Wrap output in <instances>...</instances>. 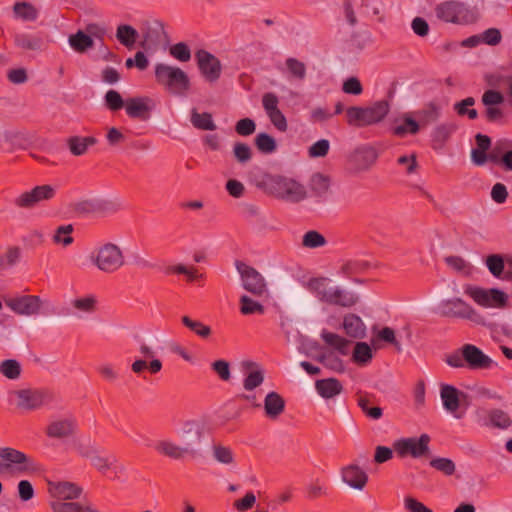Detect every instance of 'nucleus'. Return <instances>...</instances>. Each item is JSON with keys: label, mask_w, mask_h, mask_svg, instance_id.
<instances>
[{"label": "nucleus", "mask_w": 512, "mask_h": 512, "mask_svg": "<svg viewBox=\"0 0 512 512\" xmlns=\"http://www.w3.org/2000/svg\"><path fill=\"white\" fill-rule=\"evenodd\" d=\"M286 67L293 78L300 81L305 79L306 66L303 62L299 61L296 58L290 57L286 59Z\"/></svg>", "instance_id": "60"}, {"label": "nucleus", "mask_w": 512, "mask_h": 512, "mask_svg": "<svg viewBox=\"0 0 512 512\" xmlns=\"http://www.w3.org/2000/svg\"><path fill=\"white\" fill-rule=\"evenodd\" d=\"M97 143V139L92 136L81 137L72 136L67 139V145L72 155L81 156L84 155L90 146Z\"/></svg>", "instance_id": "37"}, {"label": "nucleus", "mask_w": 512, "mask_h": 512, "mask_svg": "<svg viewBox=\"0 0 512 512\" xmlns=\"http://www.w3.org/2000/svg\"><path fill=\"white\" fill-rule=\"evenodd\" d=\"M440 396L444 408L450 413H455L460 407V398L464 397L465 394L452 385L442 384Z\"/></svg>", "instance_id": "27"}, {"label": "nucleus", "mask_w": 512, "mask_h": 512, "mask_svg": "<svg viewBox=\"0 0 512 512\" xmlns=\"http://www.w3.org/2000/svg\"><path fill=\"white\" fill-rule=\"evenodd\" d=\"M43 471L33 457L12 447H0V474L33 476Z\"/></svg>", "instance_id": "1"}, {"label": "nucleus", "mask_w": 512, "mask_h": 512, "mask_svg": "<svg viewBox=\"0 0 512 512\" xmlns=\"http://www.w3.org/2000/svg\"><path fill=\"white\" fill-rule=\"evenodd\" d=\"M256 148L264 154H271L276 151L277 144L275 139L267 133L261 132L254 139Z\"/></svg>", "instance_id": "50"}, {"label": "nucleus", "mask_w": 512, "mask_h": 512, "mask_svg": "<svg viewBox=\"0 0 512 512\" xmlns=\"http://www.w3.org/2000/svg\"><path fill=\"white\" fill-rule=\"evenodd\" d=\"M369 268V263L364 260L354 259L346 261L341 271L346 276L357 275L365 272Z\"/></svg>", "instance_id": "56"}, {"label": "nucleus", "mask_w": 512, "mask_h": 512, "mask_svg": "<svg viewBox=\"0 0 512 512\" xmlns=\"http://www.w3.org/2000/svg\"><path fill=\"white\" fill-rule=\"evenodd\" d=\"M279 99L275 93L268 92L262 96L263 108L271 123L281 132L288 128L287 120L284 114L278 108Z\"/></svg>", "instance_id": "20"}, {"label": "nucleus", "mask_w": 512, "mask_h": 512, "mask_svg": "<svg viewBox=\"0 0 512 512\" xmlns=\"http://www.w3.org/2000/svg\"><path fill=\"white\" fill-rule=\"evenodd\" d=\"M212 454L213 458L221 464L230 465L234 463V454L229 447L216 444L212 448Z\"/></svg>", "instance_id": "58"}, {"label": "nucleus", "mask_w": 512, "mask_h": 512, "mask_svg": "<svg viewBox=\"0 0 512 512\" xmlns=\"http://www.w3.org/2000/svg\"><path fill=\"white\" fill-rule=\"evenodd\" d=\"M5 304L17 315L32 316L41 312L43 301L37 295H22L6 299Z\"/></svg>", "instance_id": "14"}, {"label": "nucleus", "mask_w": 512, "mask_h": 512, "mask_svg": "<svg viewBox=\"0 0 512 512\" xmlns=\"http://www.w3.org/2000/svg\"><path fill=\"white\" fill-rule=\"evenodd\" d=\"M72 232L73 226L71 224L59 226L53 236V242L64 247L69 246L74 241L73 237L71 236Z\"/></svg>", "instance_id": "57"}, {"label": "nucleus", "mask_w": 512, "mask_h": 512, "mask_svg": "<svg viewBox=\"0 0 512 512\" xmlns=\"http://www.w3.org/2000/svg\"><path fill=\"white\" fill-rule=\"evenodd\" d=\"M90 261L99 271L113 274L125 266L126 257L119 245L105 242L92 252Z\"/></svg>", "instance_id": "3"}, {"label": "nucleus", "mask_w": 512, "mask_h": 512, "mask_svg": "<svg viewBox=\"0 0 512 512\" xmlns=\"http://www.w3.org/2000/svg\"><path fill=\"white\" fill-rule=\"evenodd\" d=\"M47 492L49 502H67L77 500L83 493V488L69 481H48Z\"/></svg>", "instance_id": "13"}, {"label": "nucleus", "mask_w": 512, "mask_h": 512, "mask_svg": "<svg viewBox=\"0 0 512 512\" xmlns=\"http://www.w3.org/2000/svg\"><path fill=\"white\" fill-rule=\"evenodd\" d=\"M156 82L168 93L183 96L190 90V79L187 73L177 66L165 63L155 65Z\"/></svg>", "instance_id": "2"}, {"label": "nucleus", "mask_w": 512, "mask_h": 512, "mask_svg": "<svg viewBox=\"0 0 512 512\" xmlns=\"http://www.w3.org/2000/svg\"><path fill=\"white\" fill-rule=\"evenodd\" d=\"M190 120L192 125L199 130L213 131L217 128L212 115L208 112L199 113L196 109H192Z\"/></svg>", "instance_id": "46"}, {"label": "nucleus", "mask_w": 512, "mask_h": 512, "mask_svg": "<svg viewBox=\"0 0 512 512\" xmlns=\"http://www.w3.org/2000/svg\"><path fill=\"white\" fill-rule=\"evenodd\" d=\"M507 257L502 254H490L485 258V265L488 271L495 278H502L507 263Z\"/></svg>", "instance_id": "43"}, {"label": "nucleus", "mask_w": 512, "mask_h": 512, "mask_svg": "<svg viewBox=\"0 0 512 512\" xmlns=\"http://www.w3.org/2000/svg\"><path fill=\"white\" fill-rule=\"evenodd\" d=\"M279 99L275 93L268 92L262 96L263 108L271 123L281 132L288 128L287 120L284 114L278 108Z\"/></svg>", "instance_id": "19"}, {"label": "nucleus", "mask_w": 512, "mask_h": 512, "mask_svg": "<svg viewBox=\"0 0 512 512\" xmlns=\"http://www.w3.org/2000/svg\"><path fill=\"white\" fill-rule=\"evenodd\" d=\"M92 465L102 474L107 475L108 471L115 474L123 471V467L117 465V458L113 455L101 456L98 453L91 460Z\"/></svg>", "instance_id": "36"}, {"label": "nucleus", "mask_w": 512, "mask_h": 512, "mask_svg": "<svg viewBox=\"0 0 512 512\" xmlns=\"http://www.w3.org/2000/svg\"><path fill=\"white\" fill-rule=\"evenodd\" d=\"M233 155L239 164H245L252 159V149L246 143L236 142L233 146Z\"/></svg>", "instance_id": "61"}, {"label": "nucleus", "mask_w": 512, "mask_h": 512, "mask_svg": "<svg viewBox=\"0 0 512 512\" xmlns=\"http://www.w3.org/2000/svg\"><path fill=\"white\" fill-rule=\"evenodd\" d=\"M269 182L274 195L286 202L299 203L308 196L305 186L295 179L278 175L270 177Z\"/></svg>", "instance_id": "7"}, {"label": "nucleus", "mask_w": 512, "mask_h": 512, "mask_svg": "<svg viewBox=\"0 0 512 512\" xmlns=\"http://www.w3.org/2000/svg\"><path fill=\"white\" fill-rule=\"evenodd\" d=\"M169 54L180 62H188L191 59V51L184 42H178L169 48Z\"/></svg>", "instance_id": "63"}, {"label": "nucleus", "mask_w": 512, "mask_h": 512, "mask_svg": "<svg viewBox=\"0 0 512 512\" xmlns=\"http://www.w3.org/2000/svg\"><path fill=\"white\" fill-rule=\"evenodd\" d=\"M485 412V417L478 414V422L485 427L506 430L512 426L510 415L502 409L494 408Z\"/></svg>", "instance_id": "23"}, {"label": "nucleus", "mask_w": 512, "mask_h": 512, "mask_svg": "<svg viewBox=\"0 0 512 512\" xmlns=\"http://www.w3.org/2000/svg\"><path fill=\"white\" fill-rule=\"evenodd\" d=\"M284 409L285 401L280 394L276 392H270L266 395L264 400V410L268 418L276 419L283 413Z\"/></svg>", "instance_id": "32"}, {"label": "nucleus", "mask_w": 512, "mask_h": 512, "mask_svg": "<svg viewBox=\"0 0 512 512\" xmlns=\"http://www.w3.org/2000/svg\"><path fill=\"white\" fill-rule=\"evenodd\" d=\"M444 317L469 322L473 326H486V317L461 297H452L440 303Z\"/></svg>", "instance_id": "4"}, {"label": "nucleus", "mask_w": 512, "mask_h": 512, "mask_svg": "<svg viewBox=\"0 0 512 512\" xmlns=\"http://www.w3.org/2000/svg\"><path fill=\"white\" fill-rule=\"evenodd\" d=\"M12 9L14 17L22 21L32 22L39 16V10L30 2H15Z\"/></svg>", "instance_id": "38"}, {"label": "nucleus", "mask_w": 512, "mask_h": 512, "mask_svg": "<svg viewBox=\"0 0 512 512\" xmlns=\"http://www.w3.org/2000/svg\"><path fill=\"white\" fill-rule=\"evenodd\" d=\"M154 107V102L148 97H133L126 100L125 110L130 118L146 121Z\"/></svg>", "instance_id": "22"}, {"label": "nucleus", "mask_w": 512, "mask_h": 512, "mask_svg": "<svg viewBox=\"0 0 512 512\" xmlns=\"http://www.w3.org/2000/svg\"><path fill=\"white\" fill-rule=\"evenodd\" d=\"M181 321L185 327L201 338H208L211 335V328L201 321L193 320L189 316H182Z\"/></svg>", "instance_id": "52"}, {"label": "nucleus", "mask_w": 512, "mask_h": 512, "mask_svg": "<svg viewBox=\"0 0 512 512\" xmlns=\"http://www.w3.org/2000/svg\"><path fill=\"white\" fill-rule=\"evenodd\" d=\"M154 448L159 455L176 461L183 460L186 457L194 459L199 456L198 449L182 447V445L168 438L158 440Z\"/></svg>", "instance_id": "15"}, {"label": "nucleus", "mask_w": 512, "mask_h": 512, "mask_svg": "<svg viewBox=\"0 0 512 512\" xmlns=\"http://www.w3.org/2000/svg\"><path fill=\"white\" fill-rule=\"evenodd\" d=\"M72 307L82 313L92 314L97 310L98 299L95 295H86L75 298L71 302Z\"/></svg>", "instance_id": "47"}, {"label": "nucleus", "mask_w": 512, "mask_h": 512, "mask_svg": "<svg viewBox=\"0 0 512 512\" xmlns=\"http://www.w3.org/2000/svg\"><path fill=\"white\" fill-rule=\"evenodd\" d=\"M389 112V105L385 101L374 103L370 107H349L346 110V120L351 126L363 127L382 121Z\"/></svg>", "instance_id": "5"}, {"label": "nucleus", "mask_w": 512, "mask_h": 512, "mask_svg": "<svg viewBox=\"0 0 512 512\" xmlns=\"http://www.w3.org/2000/svg\"><path fill=\"white\" fill-rule=\"evenodd\" d=\"M242 366L246 371V377L243 381L244 389L252 391L259 387L264 381V372L259 364L253 361H244Z\"/></svg>", "instance_id": "26"}, {"label": "nucleus", "mask_w": 512, "mask_h": 512, "mask_svg": "<svg viewBox=\"0 0 512 512\" xmlns=\"http://www.w3.org/2000/svg\"><path fill=\"white\" fill-rule=\"evenodd\" d=\"M77 431L76 420L72 417L52 420L45 428V434L51 439L66 440L75 435Z\"/></svg>", "instance_id": "18"}, {"label": "nucleus", "mask_w": 512, "mask_h": 512, "mask_svg": "<svg viewBox=\"0 0 512 512\" xmlns=\"http://www.w3.org/2000/svg\"><path fill=\"white\" fill-rule=\"evenodd\" d=\"M341 476L342 480L355 490H363L368 482L367 473L354 464L342 468Z\"/></svg>", "instance_id": "25"}, {"label": "nucleus", "mask_w": 512, "mask_h": 512, "mask_svg": "<svg viewBox=\"0 0 512 512\" xmlns=\"http://www.w3.org/2000/svg\"><path fill=\"white\" fill-rule=\"evenodd\" d=\"M481 102L485 107L484 117L488 122L497 123L503 120L505 113L501 105L504 103V96L501 92L493 89L486 90L481 97Z\"/></svg>", "instance_id": "16"}, {"label": "nucleus", "mask_w": 512, "mask_h": 512, "mask_svg": "<svg viewBox=\"0 0 512 512\" xmlns=\"http://www.w3.org/2000/svg\"><path fill=\"white\" fill-rule=\"evenodd\" d=\"M69 45L78 53H84L94 46L93 39L84 31L78 30L68 38Z\"/></svg>", "instance_id": "41"}, {"label": "nucleus", "mask_w": 512, "mask_h": 512, "mask_svg": "<svg viewBox=\"0 0 512 512\" xmlns=\"http://www.w3.org/2000/svg\"><path fill=\"white\" fill-rule=\"evenodd\" d=\"M0 372L6 378L15 380L20 377L21 365L17 360L7 359L1 362Z\"/></svg>", "instance_id": "55"}, {"label": "nucleus", "mask_w": 512, "mask_h": 512, "mask_svg": "<svg viewBox=\"0 0 512 512\" xmlns=\"http://www.w3.org/2000/svg\"><path fill=\"white\" fill-rule=\"evenodd\" d=\"M18 409L23 411H34L40 409L48 400L49 393L42 389L25 388L13 392Z\"/></svg>", "instance_id": "12"}, {"label": "nucleus", "mask_w": 512, "mask_h": 512, "mask_svg": "<svg viewBox=\"0 0 512 512\" xmlns=\"http://www.w3.org/2000/svg\"><path fill=\"white\" fill-rule=\"evenodd\" d=\"M56 190L53 186L45 184L35 186L29 191H24L14 198L13 204L19 209H33L40 202L54 198Z\"/></svg>", "instance_id": "11"}, {"label": "nucleus", "mask_w": 512, "mask_h": 512, "mask_svg": "<svg viewBox=\"0 0 512 512\" xmlns=\"http://www.w3.org/2000/svg\"><path fill=\"white\" fill-rule=\"evenodd\" d=\"M106 107L111 111H118L126 107V101L123 100L121 94L116 90H108L104 96Z\"/></svg>", "instance_id": "59"}, {"label": "nucleus", "mask_w": 512, "mask_h": 512, "mask_svg": "<svg viewBox=\"0 0 512 512\" xmlns=\"http://www.w3.org/2000/svg\"><path fill=\"white\" fill-rule=\"evenodd\" d=\"M466 359V365L472 370L490 369L494 362L480 348L473 344H464L461 347Z\"/></svg>", "instance_id": "21"}, {"label": "nucleus", "mask_w": 512, "mask_h": 512, "mask_svg": "<svg viewBox=\"0 0 512 512\" xmlns=\"http://www.w3.org/2000/svg\"><path fill=\"white\" fill-rule=\"evenodd\" d=\"M310 287L315 291L320 301L330 304L333 291L336 290L337 286H329L326 278H318L310 281Z\"/></svg>", "instance_id": "42"}, {"label": "nucleus", "mask_w": 512, "mask_h": 512, "mask_svg": "<svg viewBox=\"0 0 512 512\" xmlns=\"http://www.w3.org/2000/svg\"><path fill=\"white\" fill-rule=\"evenodd\" d=\"M49 507L53 512H99L89 502H77L70 500L67 502H49Z\"/></svg>", "instance_id": "29"}, {"label": "nucleus", "mask_w": 512, "mask_h": 512, "mask_svg": "<svg viewBox=\"0 0 512 512\" xmlns=\"http://www.w3.org/2000/svg\"><path fill=\"white\" fill-rule=\"evenodd\" d=\"M331 180L327 175L314 173L309 181L312 194L318 198H325L330 191Z\"/></svg>", "instance_id": "34"}, {"label": "nucleus", "mask_w": 512, "mask_h": 512, "mask_svg": "<svg viewBox=\"0 0 512 512\" xmlns=\"http://www.w3.org/2000/svg\"><path fill=\"white\" fill-rule=\"evenodd\" d=\"M402 123L393 127L392 132L398 137H404L407 134L415 135L420 130V123L413 119L409 113L401 117Z\"/></svg>", "instance_id": "40"}, {"label": "nucleus", "mask_w": 512, "mask_h": 512, "mask_svg": "<svg viewBox=\"0 0 512 512\" xmlns=\"http://www.w3.org/2000/svg\"><path fill=\"white\" fill-rule=\"evenodd\" d=\"M439 19L454 24H468L474 21L473 13L458 1H446L439 4L436 9Z\"/></svg>", "instance_id": "8"}, {"label": "nucleus", "mask_w": 512, "mask_h": 512, "mask_svg": "<svg viewBox=\"0 0 512 512\" xmlns=\"http://www.w3.org/2000/svg\"><path fill=\"white\" fill-rule=\"evenodd\" d=\"M357 301L358 297L354 293L336 287V290L333 291V296L330 305L351 307L355 305Z\"/></svg>", "instance_id": "48"}, {"label": "nucleus", "mask_w": 512, "mask_h": 512, "mask_svg": "<svg viewBox=\"0 0 512 512\" xmlns=\"http://www.w3.org/2000/svg\"><path fill=\"white\" fill-rule=\"evenodd\" d=\"M326 238L316 230L307 231L302 237V246L308 249H316L325 246Z\"/></svg>", "instance_id": "51"}, {"label": "nucleus", "mask_w": 512, "mask_h": 512, "mask_svg": "<svg viewBox=\"0 0 512 512\" xmlns=\"http://www.w3.org/2000/svg\"><path fill=\"white\" fill-rule=\"evenodd\" d=\"M430 437L422 434L419 438H401L393 443V450L400 458L411 456L419 458L429 452Z\"/></svg>", "instance_id": "10"}, {"label": "nucleus", "mask_w": 512, "mask_h": 512, "mask_svg": "<svg viewBox=\"0 0 512 512\" xmlns=\"http://www.w3.org/2000/svg\"><path fill=\"white\" fill-rule=\"evenodd\" d=\"M430 466L447 476L454 474L456 470L455 463L449 458H434L430 461Z\"/></svg>", "instance_id": "64"}, {"label": "nucleus", "mask_w": 512, "mask_h": 512, "mask_svg": "<svg viewBox=\"0 0 512 512\" xmlns=\"http://www.w3.org/2000/svg\"><path fill=\"white\" fill-rule=\"evenodd\" d=\"M343 328L346 334L352 338L361 339L365 336L366 326L356 314H347L343 319Z\"/></svg>", "instance_id": "33"}, {"label": "nucleus", "mask_w": 512, "mask_h": 512, "mask_svg": "<svg viewBox=\"0 0 512 512\" xmlns=\"http://www.w3.org/2000/svg\"><path fill=\"white\" fill-rule=\"evenodd\" d=\"M321 338L328 346L334 348L339 354L347 355L349 353L351 342L344 337L336 333L323 331L321 333Z\"/></svg>", "instance_id": "39"}, {"label": "nucleus", "mask_w": 512, "mask_h": 512, "mask_svg": "<svg viewBox=\"0 0 512 512\" xmlns=\"http://www.w3.org/2000/svg\"><path fill=\"white\" fill-rule=\"evenodd\" d=\"M463 292L483 308L502 309L507 306L508 295L498 288H482L473 284H465Z\"/></svg>", "instance_id": "6"}, {"label": "nucleus", "mask_w": 512, "mask_h": 512, "mask_svg": "<svg viewBox=\"0 0 512 512\" xmlns=\"http://www.w3.org/2000/svg\"><path fill=\"white\" fill-rule=\"evenodd\" d=\"M240 311L244 315L263 314L265 308L261 303L253 300L247 295H243L240 298Z\"/></svg>", "instance_id": "54"}, {"label": "nucleus", "mask_w": 512, "mask_h": 512, "mask_svg": "<svg viewBox=\"0 0 512 512\" xmlns=\"http://www.w3.org/2000/svg\"><path fill=\"white\" fill-rule=\"evenodd\" d=\"M146 368L152 374H157L162 369V362L159 359H151L149 363H147L144 359H137L131 365V370L135 374H141Z\"/></svg>", "instance_id": "53"}, {"label": "nucleus", "mask_w": 512, "mask_h": 512, "mask_svg": "<svg viewBox=\"0 0 512 512\" xmlns=\"http://www.w3.org/2000/svg\"><path fill=\"white\" fill-rule=\"evenodd\" d=\"M377 151L372 147H363L355 151L353 161L359 171L370 169L377 161Z\"/></svg>", "instance_id": "28"}, {"label": "nucleus", "mask_w": 512, "mask_h": 512, "mask_svg": "<svg viewBox=\"0 0 512 512\" xmlns=\"http://www.w3.org/2000/svg\"><path fill=\"white\" fill-rule=\"evenodd\" d=\"M372 358V350L365 342H358L354 347L353 360L357 363L365 364Z\"/></svg>", "instance_id": "62"}, {"label": "nucleus", "mask_w": 512, "mask_h": 512, "mask_svg": "<svg viewBox=\"0 0 512 512\" xmlns=\"http://www.w3.org/2000/svg\"><path fill=\"white\" fill-rule=\"evenodd\" d=\"M415 116L418 118L420 125L426 126L430 123L436 122L440 117V107L430 102L426 104L422 109L416 111Z\"/></svg>", "instance_id": "44"}, {"label": "nucleus", "mask_w": 512, "mask_h": 512, "mask_svg": "<svg viewBox=\"0 0 512 512\" xmlns=\"http://www.w3.org/2000/svg\"><path fill=\"white\" fill-rule=\"evenodd\" d=\"M116 38L123 46L132 48L138 38V32L131 25L121 24L116 29Z\"/></svg>", "instance_id": "45"}, {"label": "nucleus", "mask_w": 512, "mask_h": 512, "mask_svg": "<svg viewBox=\"0 0 512 512\" xmlns=\"http://www.w3.org/2000/svg\"><path fill=\"white\" fill-rule=\"evenodd\" d=\"M15 45L23 50L39 51L43 49L44 41L39 35L18 33L14 36Z\"/></svg>", "instance_id": "35"}, {"label": "nucleus", "mask_w": 512, "mask_h": 512, "mask_svg": "<svg viewBox=\"0 0 512 512\" xmlns=\"http://www.w3.org/2000/svg\"><path fill=\"white\" fill-rule=\"evenodd\" d=\"M315 389L321 397L330 399L339 395L343 391V386L336 378H326L317 380Z\"/></svg>", "instance_id": "31"}, {"label": "nucleus", "mask_w": 512, "mask_h": 512, "mask_svg": "<svg viewBox=\"0 0 512 512\" xmlns=\"http://www.w3.org/2000/svg\"><path fill=\"white\" fill-rule=\"evenodd\" d=\"M197 65L202 76L208 82H215L220 78L222 66L220 61L210 52L199 50L196 53Z\"/></svg>", "instance_id": "17"}, {"label": "nucleus", "mask_w": 512, "mask_h": 512, "mask_svg": "<svg viewBox=\"0 0 512 512\" xmlns=\"http://www.w3.org/2000/svg\"><path fill=\"white\" fill-rule=\"evenodd\" d=\"M235 267L240 274L243 288L255 296H262L267 292L264 277L252 266L237 260Z\"/></svg>", "instance_id": "9"}, {"label": "nucleus", "mask_w": 512, "mask_h": 512, "mask_svg": "<svg viewBox=\"0 0 512 512\" xmlns=\"http://www.w3.org/2000/svg\"><path fill=\"white\" fill-rule=\"evenodd\" d=\"M444 261L449 268L453 269L457 273L464 276H470L472 274L473 266L461 256H448Z\"/></svg>", "instance_id": "49"}, {"label": "nucleus", "mask_w": 512, "mask_h": 512, "mask_svg": "<svg viewBox=\"0 0 512 512\" xmlns=\"http://www.w3.org/2000/svg\"><path fill=\"white\" fill-rule=\"evenodd\" d=\"M179 436L183 443L182 447L197 449L203 438V429L198 422L188 421L183 425Z\"/></svg>", "instance_id": "24"}, {"label": "nucleus", "mask_w": 512, "mask_h": 512, "mask_svg": "<svg viewBox=\"0 0 512 512\" xmlns=\"http://www.w3.org/2000/svg\"><path fill=\"white\" fill-rule=\"evenodd\" d=\"M457 126L453 123H442L437 125L431 134L432 148L440 150L444 147L445 143L449 140L451 135L456 131Z\"/></svg>", "instance_id": "30"}]
</instances>
